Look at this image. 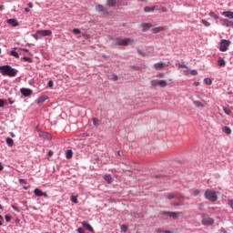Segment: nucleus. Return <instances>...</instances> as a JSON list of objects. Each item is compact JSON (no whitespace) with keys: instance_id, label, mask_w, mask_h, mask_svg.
<instances>
[{"instance_id":"obj_54","label":"nucleus","mask_w":233,"mask_h":233,"mask_svg":"<svg viewBox=\"0 0 233 233\" xmlns=\"http://www.w3.org/2000/svg\"><path fill=\"white\" fill-rule=\"evenodd\" d=\"M0 227H3V216L0 215Z\"/></svg>"},{"instance_id":"obj_12","label":"nucleus","mask_w":233,"mask_h":233,"mask_svg":"<svg viewBox=\"0 0 233 233\" xmlns=\"http://www.w3.org/2000/svg\"><path fill=\"white\" fill-rule=\"evenodd\" d=\"M142 32H148L152 28V24L150 23H142Z\"/></svg>"},{"instance_id":"obj_45","label":"nucleus","mask_w":233,"mask_h":233,"mask_svg":"<svg viewBox=\"0 0 233 233\" xmlns=\"http://www.w3.org/2000/svg\"><path fill=\"white\" fill-rule=\"evenodd\" d=\"M73 34H76V35L81 34V30L75 28V29H73Z\"/></svg>"},{"instance_id":"obj_4","label":"nucleus","mask_w":233,"mask_h":233,"mask_svg":"<svg viewBox=\"0 0 233 233\" xmlns=\"http://www.w3.org/2000/svg\"><path fill=\"white\" fill-rule=\"evenodd\" d=\"M202 225L205 227H210L214 225V218L207 216V215H202Z\"/></svg>"},{"instance_id":"obj_23","label":"nucleus","mask_w":233,"mask_h":233,"mask_svg":"<svg viewBox=\"0 0 233 233\" xmlns=\"http://www.w3.org/2000/svg\"><path fill=\"white\" fill-rule=\"evenodd\" d=\"M117 3V0H107L106 6H115Z\"/></svg>"},{"instance_id":"obj_37","label":"nucleus","mask_w":233,"mask_h":233,"mask_svg":"<svg viewBox=\"0 0 233 233\" xmlns=\"http://www.w3.org/2000/svg\"><path fill=\"white\" fill-rule=\"evenodd\" d=\"M209 15L214 19H219V15H216L214 12L209 13Z\"/></svg>"},{"instance_id":"obj_18","label":"nucleus","mask_w":233,"mask_h":233,"mask_svg":"<svg viewBox=\"0 0 233 233\" xmlns=\"http://www.w3.org/2000/svg\"><path fill=\"white\" fill-rule=\"evenodd\" d=\"M163 31H165V27H163V26L154 27L152 29L153 34H159V32H163Z\"/></svg>"},{"instance_id":"obj_29","label":"nucleus","mask_w":233,"mask_h":233,"mask_svg":"<svg viewBox=\"0 0 233 233\" xmlns=\"http://www.w3.org/2000/svg\"><path fill=\"white\" fill-rule=\"evenodd\" d=\"M176 196H177V194H174V193H168L167 198V199H176Z\"/></svg>"},{"instance_id":"obj_50","label":"nucleus","mask_w":233,"mask_h":233,"mask_svg":"<svg viewBox=\"0 0 233 233\" xmlns=\"http://www.w3.org/2000/svg\"><path fill=\"white\" fill-rule=\"evenodd\" d=\"M179 68H187V65L185 64H178Z\"/></svg>"},{"instance_id":"obj_6","label":"nucleus","mask_w":233,"mask_h":233,"mask_svg":"<svg viewBox=\"0 0 233 233\" xmlns=\"http://www.w3.org/2000/svg\"><path fill=\"white\" fill-rule=\"evenodd\" d=\"M20 94H22V96H24V97H30V96H32V94H34V91H32V89H30V88L22 87L20 89Z\"/></svg>"},{"instance_id":"obj_55","label":"nucleus","mask_w":233,"mask_h":233,"mask_svg":"<svg viewBox=\"0 0 233 233\" xmlns=\"http://www.w3.org/2000/svg\"><path fill=\"white\" fill-rule=\"evenodd\" d=\"M172 206H173V207H179V203H177V202H173V203H172Z\"/></svg>"},{"instance_id":"obj_31","label":"nucleus","mask_w":233,"mask_h":233,"mask_svg":"<svg viewBox=\"0 0 233 233\" xmlns=\"http://www.w3.org/2000/svg\"><path fill=\"white\" fill-rule=\"evenodd\" d=\"M151 86H159V80H157V79L151 80Z\"/></svg>"},{"instance_id":"obj_60","label":"nucleus","mask_w":233,"mask_h":233,"mask_svg":"<svg viewBox=\"0 0 233 233\" xmlns=\"http://www.w3.org/2000/svg\"><path fill=\"white\" fill-rule=\"evenodd\" d=\"M10 136L11 137H15V134H14L13 132H10Z\"/></svg>"},{"instance_id":"obj_58","label":"nucleus","mask_w":233,"mask_h":233,"mask_svg":"<svg viewBox=\"0 0 233 233\" xmlns=\"http://www.w3.org/2000/svg\"><path fill=\"white\" fill-rule=\"evenodd\" d=\"M117 156H123V151H117Z\"/></svg>"},{"instance_id":"obj_61","label":"nucleus","mask_w":233,"mask_h":233,"mask_svg":"<svg viewBox=\"0 0 233 233\" xmlns=\"http://www.w3.org/2000/svg\"><path fill=\"white\" fill-rule=\"evenodd\" d=\"M162 12H167V7H162Z\"/></svg>"},{"instance_id":"obj_63","label":"nucleus","mask_w":233,"mask_h":233,"mask_svg":"<svg viewBox=\"0 0 233 233\" xmlns=\"http://www.w3.org/2000/svg\"><path fill=\"white\" fill-rule=\"evenodd\" d=\"M0 10H5V5H0Z\"/></svg>"},{"instance_id":"obj_13","label":"nucleus","mask_w":233,"mask_h":233,"mask_svg":"<svg viewBox=\"0 0 233 233\" xmlns=\"http://www.w3.org/2000/svg\"><path fill=\"white\" fill-rule=\"evenodd\" d=\"M7 25H11V26H19V22L15 18H10L7 20Z\"/></svg>"},{"instance_id":"obj_16","label":"nucleus","mask_w":233,"mask_h":233,"mask_svg":"<svg viewBox=\"0 0 233 233\" xmlns=\"http://www.w3.org/2000/svg\"><path fill=\"white\" fill-rule=\"evenodd\" d=\"M46 99H48L47 96H41L37 99V105H43V103H45V101H46Z\"/></svg>"},{"instance_id":"obj_8","label":"nucleus","mask_w":233,"mask_h":233,"mask_svg":"<svg viewBox=\"0 0 233 233\" xmlns=\"http://www.w3.org/2000/svg\"><path fill=\"white\" fill-rule=\"evenodd\" d=\"M34 194L37 198H48V194L46 192H43V190H41L40 188H35L34 190Z\"/></svg>"},{"instance_id":"obj_26","label":"nucleus","mask_w":233,"mask_h":233,"mask_svg":"<svg viewBox=\"0 0 233 233\" xmlns=\"http://www.w3.org/2000/svg\"><path fill=\"white\" fill-rule=\"evenodd\" d=\"M158 86L165 88L167 86V80H158Z\"/></svg>"},{"instance_id":"obj_17","label":"nucleus","mask_w":233,"mask_h":233,"mask_svg":"<svg viewBox=\"0 0 233 233\" xmlns=\"http://www.w3.org/2000/svg\"><path fill=\"white\" fill-rule=\"evenodd\" d=\"M222 132H224V134H227V136H230V134H232V129H230V127L225 126L222 127Z\"/></svg>"},{"instance_id":"obj_56","label":"nucleus","mask_w":233,"mask_h":233,"mask_svg":"<svg viewBox=\"0 0 233 233\" xmlns=\"http://www.w3.org/2000/svg\"><path fill=\"white\" fill-rule=\"evenodd\" d=\"M5 167L3 166V164L0 162V172H2V170H4Z\"/></svg>"},{"instance_id":"obj_47","label":"nucleus","mask_w":233,"mask_h":233,"mask_svg":"<svg viewBox=\"0 0 233 233\" xmlns=\"http://www.w3.org/2000/svg\"><path fill=\"white\" fill-rule=\"evenodd\" d=\"M199 194H200L199 189H196L193 191V196H199Z\"/></svg>"},{"instance_id":"obj_7","label":"nucleus","mask_w":233,"mask_h":233,"mask_svg":"<svg viewBox=\"0 0 233 233\" xmlns=\"http://www.w3.org/2000/svg\"><path fill=\"white\" fill-rule=\"evenodd\" d=\"M96 12L103 14V15H108V14H109L108 9H106V7H104L101 5H97L96 6Z\"/></svg>"},{"instance_id":"obj_21","label":"nucleus","mask_w":233,"mask_h":233,"mask_svg":"<svg viewBox=\"0 0 233 233\" xmlns=\"http://www.w3.org/2000/svg\"><path fill=\"white\" fill-rule=\"evenodd\" d=\"M5 143L7 145V147H14V139H12L11 137H7L5 138Z\"/></svg>"},{"instance_id":"obj_28","label":"nucleus","mask_w":233,"mask_h":233,"mask_svg":"<svg viewBox=\"0 0 233 233\" xmlns=\"http://www.w3.org/2000/svg\"><path fill=\"white\" fill-rule=\"evenodd\" d=\"M223 111H224V114H226L227 116H230V114H232V110L228 107H224Z\"/></svg>"},{"instance_id":"obj_30","label":"nucleus","mask_w":233,"mask_h":233,"mask_svg":"<svg viewBox=\"0 0 233 233\" xmlns=\"http://www.w3.org/2000/svg\"><path fill=\"white\" fill-rule=\"evenodd\" d=\"M22 61H25V63H33L34 60L29 56H24L22 57Z\"/></svg>"},{"instance_id":"obj_32","label":"nucleus","mask_w":233,"mask_h":233,"mask_svg":"<svg viewBox=\"0 0 233 233\" xmlns=\"http://www.w3.org/2000/svg\"><path fill=\"white\" fill-rule=\"evenodd\" d=\"M10 54H11V56H13L14 57H16V59H19V53H18V52L12 50V51L10 52Z\"/></svg>"},{"instance_id":"obj_22","label":"nucleus","mask_w":233,"mask_h":233,"mask_svg":"<svg viewBox=\"0 0 233 233\" xmlns=\"http://www.w3.org/2000/svg\"><path fill=\"white\" fill-rule=\"evenodd\" d=\"M73 156H74V152L72 151V149L66 150V159H72Z\"/></svg>"},{"instance_id":"obj_10","label":"nucleus","mask_w":233,"mask_h":233,"mask_svg":"<svg viewBox=\"0 0 233 233\" xmlns=\"http://www.w3.org/2000/svg\"><path fill=\"white\" fill-rule=\"evenodd\" d=\"M220 24L222 26H233V22L225 18H220Z\"/></svg>"},{"instance_id":"obj_39","label":"nucleus","mask_w":233,"mask_h":233,"mask_svg":"<svg viewBox=\"0 0 233 233\" xmlns=\"http://www.w3.org/2000/svg\"><path fill=\"white\" fill-rule=\"evenodd\" d=\"M201 23H202V25H204V26H209L210 25V24L207 20H201Z\"/></svg>"},{"instance_id":"obj_62","label":"nucleus","mask_w":233,"mask_h":233,"mask_svg":"<svg viewBox=\"0 0 233 233\" xmlns=\"http://www.w3.org/2000/svg\"><path fill=\"white\" fill-rule=\"evenodd\" d=\"M194 86H199V82H195V83H194Z\"/></svg>"},{"instance_id":"obj_3","label":"nucleus","mask_w":233,"mask_h":233,"mask_svg":"<svg viewBox=\"0 0 233 233\" xmlns=\"http://www.w3.org/2000/svg\"><path fill=\"white\" fill-rule=\"evenodd\" d=\"M205 198L206 199H208V201H218V194H216V191H212L210 189H207L205 192Z\"/></svg>"},{"instance_id":"obj_48","label":"nucleus","mask_w":233,"mask_h":233,"mask_svg":"<svg viewBox=\"0 0 233 233\" xmlns=\"http://www.w3.org/2000/svg\"><path fill=\"white\" fill-rule=\"evenodd\" d=\"M228 205L230 207V208L233 209V200L232 199L228 201Z\"/></svg>"},{"instance_id":"obj_59","label":"nucleus","mask_w":233,"mask_h":233,"mask_svg":"<svg viewBox=\"0 0 233 233\" xmlns=\"http://www.w3.org/2000/svg\"><path fill=\"white\" fill-rule=\"evenodd\" d=\"M185 76H188L190 74L189 71H184Z\"/></svg>"},{"instance_id":"obj_51","label":"nucleus","mask_w":233,"mask_h":233,"mask_svg":"<svg viewBox=\"0 0 233 233\" xmlns=\"http://www.w3.org/2000/svg\"><path fill=\"white\" fill-rule=\"evenodd\" d=\"M27 6H28V8H34V4H32V2H29L27 4Z\"/></svg>"},{"instance_id":"obj_43","label":"nucleus","mask_w":233,"mask_h":233,"mask_svg":"<svg viewBox=\"0 0 233 233\" xmlns=\"http://www.w3.org/2000/svg\"><path fill=\"white\" fill-rule=\"evenodd\" d=\"M19 183L20 185H26V180L25 178H20Z\"/></svg>"},{"instance_id":"obj_64","label":"nucleus","mask_w":233,"mask_h":233,"mask_svg":"<svg viewBox=\"0 0 233 233\" xmlns=\"http://www.w3.org/2000/svg\"><path fill=\"white\" fill-rule=\"evenodd\" d=\"M25 12H30V8L25 7Z\"/></svg>"},{"instance_id":"obj_27","label":"nucleus","mask_w":233,"mask_h":233,"mask_svg":"<svg viewBox=\"0 0 233 233\" xmlns=\"http://www.w3.org/2000/svg\"><path fill=\"white\" fill-rule=\"evenodd\" d=\"M193 104L195 105V106H197L198 108L199 107H204L205 106V105H203L201 102H199V101H198V100H195V101H193Z\"/></svg>"},{"instance_id":"obj_46","label":"nucleus","mask_w":233,"mask_h":233,"mask_svg":"<svg viewBox=\"0 0 233 233\" xmlns=\"http://www.w3.org/2000/svg\"><path fill=\"white\" fill-rule=\"evenodd\" d=\"M189 74L191 75V76H198V71L197 70H191L190 72H189Z\"/></svg>"},{"instance_id":"obj_19","label":"nucleus","mask_w":233,"mask_h":233,"mask_svg":"<svg viewBox=\"0 0 233 233\" xmlns=\"http://www.w3.org/2000/svg\"><path fill=\"white\" fill-rule=\"evenodd\" d=\"M104 179L106 181V183H108V185H111V183L114 181L111 175H105Z\"/></svg>"},{"instance_id":"obj_52","label":"nucleus","mask_w":233,"mask_h":233,"mask_svg":"<svg viewBox=\"0 0 233 233\" xmlns=\"http://www.w3.org/2000/svg\"><path fill=\"white\" fill-rule=\"evenodd\" d=\"M156 232H157V233H162V232H164V230H163L162 228H157V229H156Z\"/></svg>"},{"instance_id":"obj_20","label":"nucleus","mask_w":233,"mask_h":233,"mask_svg":"<svg viewBox=\"0 0 233 233\" xmlns=\"http://www.w3.org/2000/svg\"><path fill=\"white\" fill-rule=\"evenodd\" d=\"M156 70H161V68H165V64L163 62H158L154 65Z\"/></svg>"},{"instance_id":"obj_15","label":"nucleus","mask_w":233,"mask_h":233,"mask_svg":"<svg viewBox=\"0 0 233 233\" xmlns=\"http://www.w3.org/2000/svg\"><path fill=\"white\" fill-rule=\"evenodd\" d=\"M224 17H228V19H233V12L232 11H225L222 13Z\"/></svg>"},{"instance_id":"obj_34","label":"nucleus","mask_w":233,"mask_h":233,"mask_svg":"<svg viewBox=\"0 0 233 233\" xmlns=\"http://www.w3.org/2000/svg\"><path fill=\"white\" fill-rule=\"evenodd\" d=\"M109 79L111 81H117V79H119V77L117 76V75L113 74Z\"/></svg>"},{"instance_id":"obj_33","label":"nucleus","mask_w":233,"mask_h":233,"mask_svg":"<svg viewBox=\"0 0 233 233\" xmlns=\"http://www.w3.org/2000/svg\"><path fill=\"white\" fill-rule=\"evenodd\" d=\"M204 83H205V85H208V86H210V85H212V79L205 78Z\"/></svg>"},{"instance_id":"obj_11","label":"nucleus","mask_w":233,"mask_h":233,"mask_svg":"<svg viewBox=\"0 0 233 233\" xmlns=\"http://www.w3.org/2000/svg\"><path fill=\"white\" fill-rule=\"evenodd\" d=\"M82 227L84 228H86V230H88L89 232H92V233L95 232L94 231V228H92V226L88 222H86V221H83L82 222Z\"/></svg>"},{"instance_id":"obj_5","label":"nucleus","mask_w":233,"mask_h":233,"mask_svg":"<svg viewBox=\"0 0 233 233\" xmlns=\"http://www.w3.org/2000/svg\"><path fill=\"white\" fill-rule=\"evenodd\" d=\"M228 46H230V40H221L220 41V52H227L228 50Z\"/></svg>"},{"instance_id":"obj_1","label":"nucleus","mask_w":233,"mask_h":233,"mask_svg":"<svg viewBox=\"0 0 233 233\" xmlns=\"http://www.w3.org/2000/svg\"><path fill=\"white\" fill-rule=\"evenodd\" d=\"M18 70L12 67L10 65L1 66L0 74L2 76H7L8 77H15L18 74Z\"/></svg>"},{"instance_id":"obj_35","label":"nucleus","mask_w":233,"mask_h":233,"mask_svg":"<svg viewBox=\"0 0 233 233\" xmlns=\"http://www.w3.org/2000/svg\"><path fill=\"white\" fill-rule=\"evenodd\" d=\"M71 201H72V203H75L76 205H77V203H78L77 197L71 196Z\"/></svg>"},{"instance_id":"obj_40","label":"nucleus","mask_w":233,"mask_h":233,"mask_svg":"<svg viewBox=\"0 0 233 233\" xmlns=\"http://www.w3.org/2000/svg\"><path fill=\"white\" fill-rule=\"evenodd\" d=\"M170 211H163L162 213H161V215L162 216H167L168 218H170Z\"/></svg>"},{"instance_id":"obj_49","label":"nucleus","mask_w":233,"mask_h":233,"mask_svg":"<svg viewBox=\"0 0 233 233\" xmlns=\"http://www.w3.org/2000/svg\"><path fill=\"white\" fill-rule=\"evenodd\" d=\"M3 106H5V100L0 99V108H3Z\"/></svg>"},{"instance_id":"obj_24","label":"nucleus","mask_w":233,"mask_h":233,"mask_svg":"<svg viewBox=\"0 0 233 233\" xmlns=\"http://www.w3.org/2000/svg\"><path fill=\"white\" fill-rule=\"evenodd\" d=\"M218 66L224 67V66H226L227 63L225 62V59H223V58H218Z\"/></svg>"},{"instance_id":"obj_25","label":"nucleus","mask_w":233,"mask_h":233,"mask_svg":"<svg viewBox=\"0 0 233 233\" xmlns=\"http://www.w3.org/2000/svg\"><path fill=\"white\" fill-rule=\"evenodd\" d=\"M156 10V6H146L144 7V12H154Z\"/></svg>"},{"instance_id":"obj_42","label":"nucleus","mask_w":233,"mask_h":233,"mask_svg":"<svg viewBox=\"0 0 233 233\" xmlns=\"http://www.w3.org/2000/svg\"><path fill=\"white\" fill-rule=\"evenodd\" d=\"M121 230H123V232H127V230H128V228L127 227V225H122Z\"/></svg>"},{"instance_id":"obj_14","label":"nucleus","mask_w":233,"mask_h":233,"mask_svg":"<svg viewBox=\"0 0 233 233\" xmlns=\"http://www.w3.org/2000/svg\"><path fill=\"white\" fill-rule=\"evenodd\" d=\"M179 216H183L182 212H171L169 215V218H172L173 219H177Z\"/></svg>"},{"instance_id":"obj_2","label":"nucleus","mask_w":233,"mask_h":233,"mask_svg":"<svg viewBox=\"0 0 233 233\" xmlns=\"http://www.w3.org/2000/svg\"><path fill=\"white\" fill-rule=\"evenodd\" d=\"M116 45L118 46H128V45H134V38H116Z\"/></svg>"},{"instance_id":"obj_53","label":"nucleus","mask_w":233,"mask_h":233,"mask_svg":"<svg viewBox=\"0 0 233 233\" xmlns=\"http://www.w3.org/2000/svg\"><path fill=\"white\" fill-rule=\"evenodd\" d=\"M8 103H9V105H14V103H15V101H14V100L8 98Z\"/></svg>"},{"instance_id":"obj_9","label":"nucleus","mask_w":233,"mask_h":233,"mask_svg":"<svg viewBox=\"0 0 233 233\" xmlns=\"http://www.w3.org/2000/svg\"><path fill=\"white\" fill-rule=\"evenodd\" d=\"M37 34H40V37L52 35V32L50 30H37Z\"/></svg>"},{"instance_id":"obj_36","label":"nucleus","mask_w":233,"mask_h":233,"mask_svg":"<svg viewBox=\"0 0 233 233\" xmlns=\"http://www.w3.org/2000/svg\"><path fill=\"white\" fill-rule=\"evenodd\" d=\"M32 36L34 37V39H35L37 41V39H39V37H41V35L37 33V31L35 32V34H33Z\"/></svg>"},{"instance_id":"obj_41","label":"nucleus","mask_w":233,"mask_h":233,"mask_svg":"<svg viewBox=\"0 0 233 233\" xmlns=\"http://www.w3.org/2000/svg\"><path fill=\"white\" fill-rule=\"evenodd\" d=\"M5 219L8 223L12 219V217L10 215H5Z\"/></svg>"},{"instance_id":"obj_44","label":"nucleus","mask_w":233,"mask_h":233,"mask_svg":"<svg viewBox=\"0 0 233 233\" xmlns=\"http://www.w3.org/2000/svg\"><path fill=\"white\" fill-rule=\"evenodd\" d=\"M47 86H49V88H52L54 86V81L49 80Z\"/></svg>"},{"instance_id":"obj_38","label":"nucleus","mask_w":233,"mask_h":233,"mask_svg":"<svg viewBox=\"0 0 233 233\" xmlns=\"http://www.w3.org/2000/svg\"><path fill=\"white\" fill-rule=\"evenodd\" d=\"M93 124L95 125V127H99V119L93 118Z\"/></svg>"},{"instance_id":"obj_57","label":"nucleus","mask_w":233,"mask_h":233,"mask_svg":"<svg viewBox=\"0 0 233 233\" xmlns=\"http://www.w3.org/2000/svg\"><path fill=\"white\" fill-rule=\"evenodd\" d=\"M46 137L47 139H52V136H50V134H46Z\"/></svg>"}]
</instances>
